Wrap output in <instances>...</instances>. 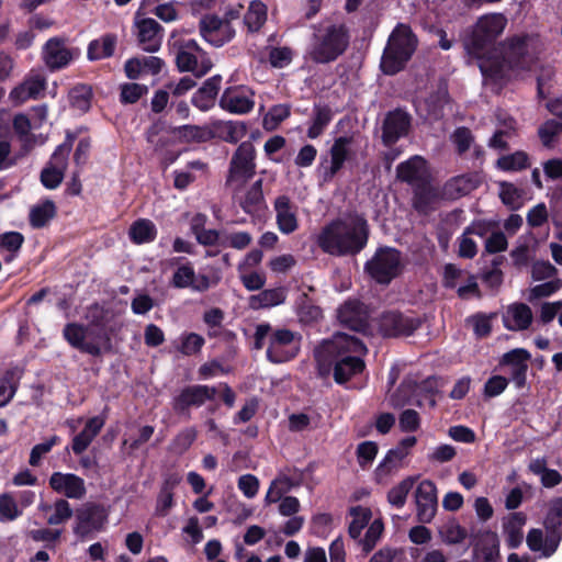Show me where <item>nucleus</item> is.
I'll use <instances>...</instances> for the list:
<instances>
[{
    "instance_id": "obj_1",
    "label": "nucleus",
    "mask_w": 562,
    "mask_h": 562,
    "mask_svg": "<svg viewBox=\"0 0 562 562\" xmlns=\"http://www.w3.org/2000/svg\"><path fill=\"white\" fill-rule=\"evenodd\" d=\"M367 352L366 345L356 336L336 333L315 348L314 356L321 375L333 371L335 382L345 384L364 371Z\"/></svg>"
},
{
    "instance_id": "obj_2",
    "label": "nucleus",
    "mask_w": 562,
    "mask_h": 562,
    "mask_svg": "<svg viewBox=\"0 0 562 562\" xmlns=\"http://www.w3.org/2000/svg\"><path fill=\"white\" fill-rule=\"evenodd\" d=\"M542 49L543 43L537 33L516 34L502 43L501 58L483 60L479 66L485 78L507 80L530 71Z\"/></svg>"
},
{
    "instance_id": "obj_3",
    "label": "nucleus",
    "mask_w": 562,
    "mask_h": 562,
    "mask_svg": "<svg viewBox=\"0 0 562 562\" xmlns=\"http://www.w3.org/2000/svg\"><path fill=\"white\" fill-rule=\"evenodd\" d=\"M367 240V222L358 215L331 222L317 236L322 250L335 256L357 254L363 249Z\"/></svg>"
},
{
    "instance_id": "obj_4",
    "label": "nucleus",
    "mask_w": 562,
    "mask_h": 562,
    "mask_svg": "<svg viewBox=\"0 0 562 562\" xmlns=\"http://www.w3.org/2000/svg\"><path fill=\"white\" fill-rule=\"evenodd\" d=\"M349 36L342 24H328L315 30L307 57L316 64L335 61L348 47Z\"/></svg>"
},
{
    "instance_id": "obj_5",
    "label": "nucleus",
    "mask_w": 562,
    "mask_h": 562,
    "mask_svg": "<svg viewBox=\"0 0 562 562\" xmlns=\"http://www.w3.org/2000/svg\"><path fill=\"white\" fill-rule=\"evenodd\" d=\"M268 338L267 357L273 363L293 359L301 348V336L292 330L280 328L272 330L269 324H259L255 331V347L261 349Z\"/></svg>"
},
{
    "instance_id": "obj_6",
    "label": "nucleus",
    "mask_w": 562,
    "mask_h": 562,
    "mask_svg": "<svg viewBox=\"0 0 562 562\" xmlns=\"http://www.w3.org/2000/svg\"><path fill=\"white\" fill-rule=\"evenodd\" d=\"M63 337L72 348L93 357L111 348V338L102 322L88 325L68 323L63 329Z\"/></svg>"
},
{
    "instance_id": "obj_7",
    "label": "nucleus",
    "mask_w": 562,
    "mask_h": 562,
    "mask_svg": "<svg viewBox=\"0 0 562 562\" xmlns=\"http://www.w3.org/2000/svg\"><path fill=\"white\" fill-rule=\"evenodd\" d=\"M417 47V37L409 25L398 23L389 36L381 68L386 75L402 70Z\"/></svg>"
},
{
    "instance_id": "obj_8",
    "label": "nucleus",
    "mask_w": 562,
    "mask_h": 562,
    "mask_svg": "<svg viewBox=\"0 0 562 562\" xmlns=\"http://www.w3.org/2000/svg\"><path fill=\"white\" fill-rule=\"evenodd\" d=\"M507 25V18L503 13H488L480 16L473 26L472 33L465 41L469 52L481 61L493 57L483 56L484 50L492 46L503 34Z\"/></svg>"
},
{
    "instance_id": "obj_9",
    "label": "nucleus",
    "mask_w": 562,
    "mask_h": 562,
    "mask_svg": "<svg viewBox=\"0 0 562 562\" xmlns=\"http://www.w3.org/2000/svg\"><path fill=\"white\" fill-rule=\"evenodd\" d=\"M169 44L175 50L180 71H189L196 77H202L211 70L213 66L211 58L194 40L173 32Z\"/></svg>"
},
{
    "instance_id": "obj_10",
    "label": "nucleus",
    "mask_w": 562,
    "mask_h": 562,
    "mask_svg": "<svg viewBox=\"0 0 562 562\" xmlns=\"http://www.w3.org/2000/svg\"><path fill=\"white\" fill-rule=\"evenodd\" d=\"M255 157L256 150L250 142H243L234 153L226 179V186L234 193H237L255 175Z\"/></svg>"
},
{
    "instance_id": "obj_11",
    "label": "nucleus",
    "mask_w": 562,
    "mask_h": 562,
    "mask_svg": "<svg viewBox=\"0 0 562 562\" xmlns=\"http://www.w3.org/2000/svg\"><path fill=\"white\" fill-rule=\"evenodd\" d=\"M402 267L400 251L394 248H380L366 263V271L372 279L382 284H387L398 276Z\"/></svg>"
},
{
    "instance_id": "obj_12",
    "label": "nucleus",
    "mask_w": 562,
    "mask_h": 562,
    "mask_svg": "<svg viewBox=\"0 0 562 562\" xmlns=\"http://www.w3.org/2000/svg\"><path fill=\"white\" fill-rule=\"evenodd\" d=\"M71 147V140H66L53 153L48 165L41 173V181L45 188L55 189L61 183Z\"/></svg>"
},
{
    "instance_id": "obj_13",
    "label": "nucleus",
    "mask_w": 562,
    "mask_h": 562,
    "mask_svg": "<svg viewBox=\"0 0 562 562\" xmlns=\"http://www.w3.org/2000/svg\"><path fill=\"white\" fill-rule=\"evenodd\" d=\"M78 54V50L67 46L61 37L49 38L42 48V59L52 71L67 67Z\"/></svg>"
},
{
    "instance_id": "obj_14",
    "label": "nucleus",
    "mask_w": 562,
    "mask_h": 562,
    "mask_svg": "<svg viewBox=\"0 0 562 562\" xmlns=\"http://www.w3.org/2000/svg\"><path fill=\"white\" fill-rule=\"evenodd\" d=\"M200 33L207 43L220 47L235 36V29L227 19L209 14L200 21Z\"/></svg>"
},
{
    "instance_id": "obj_15",
    "label": "nucleus",
    "mask_w": 562,
    "mask_h": 562,
    "mask_svg": "<svg viewBox=\"0 0 562 562\" xmlns=\"http://www.w3.org/2000/svg\"><path fill=\"white\" fill-rule=\"evenodd\" d=\"M134 27L138 44L145 52L159 50L164 38V29L155 19L144 18L136 13Z\"/></svg>"
},
{
    "instance_id": "obj_16",
    "label": "nucleus",
    "mask_w": 562,
    "mask_h": 562,
    "mask_svg": "<svg viewBox=\"0 0 562 562\" xmlns=\"http://www.w3.org/2000/svg\"><path fill=\"white\" fill-rule=\"evenodd\" d=\"M47 80L44 74L31 70L23 81L15 86L9 93V99L14 105H21L27 100H35L43 95Z\"/></svg>"
},
{
    "instance_id": "obj_17",
    "label": "nucleus",
    "mask_w": 562,
    "mask_h": 562,
    "mask_svg": "<svg viewBox=\"0 0 562 562\" xmlns=\"http://www.w3.org/2000/svg\"><path fill=\"white\" fill-rule=\"evenodd\" d=\"M108 520V513L101 505L88 504L77 513L75 532L87 537L102 530Z\"/></svg>"
},
{
    "instance_id": "obj_18",
    "label": "nucleus",
    "mask_w": 562,
    "mask_h": 562,
    "mask_svg": "<svg viewBox=\"0 0 562 562\" xmlns=\"http://www.w3.org/2000/svg\"><path fill=\"white\" fill-rule=\"evenodd\" d=\"M220 105L229 113L246 114L255 106L254 92L245 86L227 88L220 99Z\"/></svg>"
},
{
    "instance_id": "obj_19",
    "label": "nucleus",
    "mask_w": 562,
    "mask_h": 562,
    "mask_svg": "<svg viewBox=\"0 0 562 562\" xmlns=\"http://www.w3.org/2000/svg\"><path fill=\"white\" fill-rule=\"evenodd\" d=\"M48 484L57 494L71 499H82L87 494L85 480L74 473L54 472Z\"/></svg>"
},
{
    "instance_id": "obj_20",
    "label": "nucleus",
    "mask_w": 562,
    "mask_h": 562,
    "mask_svg": "<svg viewBox=\"0 0 562 562\" xmlns=\"http://www.w3.org/2000/svg\"><path fill=\"white\" fill-rule=\"evenodd\" d=\"M561 539L562 532L533 528L527 533L526 542L530 551L539 553L541 558H550L557 552Z\"/></svg>"
},
{
    "instance_id": "obj_21",
    "label": "nucleus",
    "mask_w": 562,
    "mask_h": 562,
    "mask_svg": "<svg viewBox=\"0 0 562 562\" xmlns=\"http://www.w3.org/2000/svg\"><path fill=\"white\" fill-rule=\"evenodd\" d=\"M417 517L422 522H430L437 512V487L429 480L422 481L415 493Z\"/></svg>"
},
{
    "instance_id": "obj_22",
    "label": "nucleus",
    "mask_w": 562,
    "mask_h": 562,
    "mask_svg": "<svg viewBox=\"0 0 562 562\" xmlns=\"http://www.w3.org/2000/svg\"><path fill=\"white\" fill-rule=\"evenodd\" d=\"M419 325L417 318L404 316L396 312H387L380 319V329L384 336L389 337L409 336Z\"/></svg>"
},
{
    "instance_id": "obj_23",
    "label": "nucleus",
    "mask_w": 562,
    "mask_h": 562,
    "mask_svg": "<svg viewBox=\"0 0 562 562\" xmlns=\"http://www.w3.org/2000/svg\"><path fill=\"white\" fill-rule=\"evenodd\" d=\"M279 231L290 235L299 228L297 206L286 195H279L273 203Z\"/></svg>"
},
{
    "instance_id": "obj_24",
    "label": "nucleus",
    "mask_w": 562,
    "mask_h": 562,
    "mask_svg": "<svg viewBox=\"0 0 562 562\" xmlns=\"http://www.w3.org/2000/svg\"><path fill=\"white\" fill-rule=\"evenodd\" d=\"M529 359L530 353L525 349H514L503 356L501 364L508 368L507 372L517 387L526 383Z\"/></svg>"
},
{
    "instance_id": "obj_25",
    "label": "nucleus",
    "mask_w": 562,
    "mask_h": 562,
    "mask_svg": "<svg viewBox=\"0 0 562 562\" xmlns=\"http://www.w3.org/2000/svg\"><path fill=\"white\" fill-rule=\"evenodd\" d=\"M217 393L215 386L192 385L183 389L179 396L175 400V408L184 411L190 406H201L207 400H213Z\"/></svg>"
},
{
    "instance_id": "obj_26",
    "label": "nucleus",
    "mask_w": 562,
    "mask_h": 562,
    "mask_svg": "<svg viewBox=\"0 0 562 562\" xmlns=\"http://www.w3.org/2000/svg\"><path fill=\"white\" fill-rule=\"evenodd\" d=\"M367 311L357 300L347 301L338 310L339 322L352 330L361 331L367 327Z\"/></svg>"
},
{
    "instance_id": "obj_27",
    "label": "nucleus",
    "mask_w": 562,
    "mask_h": 562,
    "mask_svg": "<svg viewBox=\"0 0 562 562\" xmlns=\"http://www.w3.org/2000/svg\"><path fill=\"white\" fill-rule=\"evenodd\" d=\"M448 104V90L440 86L436 92L416 103L417 112L426 120H438L443 115V109Z\"/></svg>"
},
{
    "instance_id": "obj_28",
    "label": "nucleus",
    "mask_w": 562,
    "mask_h": 562,
    "mask_svg": "<svg viewBox=\"0 0 562 562\" xmlns=\"http://www.w3.org/2000/svg\"><path fill=\"white\" fill-rule=\"evenodd\" d=\"M428 176L427 162L420 156H414L397 166V177L416 187L425 182Z\"/></svg>"
},
{
    "instance_id": "obj_29",
    "label": "nucleus",
    "mask_w": 562,
    "mask_h": 562,
    "mask_svg": "<svg viewBox=\"0 0 562 562\" xmlns=\"http://www.w3.org/2000/svg\"><path fill=\"white\" fill-rule=\"evenodd\" d=\"M409 127V116L407 113L395 110L390 112L383 124V140L386 145L395 143L400 137L404 136Z\"/></svg>"
},
{
    "instance_id": "obj_30",
    "label": "nucleus",
    "mask_w": 562,
    "mask_h": 562,
    "mask_svg": "<svg viewBox=\"0 0 562 562\" xmlns=\"http://www.w3.org/2000/svg\"><path fill=\"white\" fill-rule=\"evenodd\" d=\"M499 557V542L496 533L485 531L480 535L473 547V562H497Z\"/></svg>"
},
{
    "instance_id": "obj_31",
    "label": "nucleus",
    "mask_w": 562,
    "mask_h": 562,
    "mask_svg": "<svg viewBox=\"0 0 562 562\" xmlns=\"http://www.w3.org/2000/svg\"><path fill=\"white\" fill-rule=\"evenodd\" d=\"M443 199V188L439 190L426 180L415 189L414 207L420 213H428Z\"/></svg>"
},
{
    "instance_id": "obj_32",
    "label": "nucleus",
    "mask_w": 562,
    "mask_h": 562,
    "mask_svg": "<svg viewBox=\"0 0 562 562\" xmlns=\"http://www.w3.org/2000/svg\"><path fill=\"white\" fill-rule=\"evenodd\" d=\"M104 424L105 417L103 416H94L89 418L86 422L83 429L72 439L71 449L74 453L81 454L83 451H86L93 439L99 435Z\"/></svg>"
},
{
    "instance_id": "obj_33",
    "label": "nucleus",
    "mask_w": 562,
    "mask_h": 562,
    "mask_svg": "<svg viewBox=\"0 0 562 562\" xmlns=\"http://www.w3.org/2000/svg\"><path fill=\"white\" fill-rule=\"evenodd\" d=\"M503 322L509 330L527 329L532 322L531 308L524 303L512 304L505 311Z\"/></svg>"
},
{
    "instance_id": "obj_34",
    "label": "nucleus",
    "mask_w": 562,
    "mask_h": 562,
    "mask_svg": "<svg viewBox=\"0 0 562 562\" xmlns=\"http://www.w3.org/2000/svg\"><path fill=\"white\" fill-rule=\"evenodd\" d=\"M527 517L524 513L516 512L509 514L503 520V529L507 546L512 549L518 548L522 543V528L526 525Z\"/></svg>"
},
{
    "instance_id": "obj_35",
    "label": "nucleus",
    "mask_w": 562,
    "mask_h": 562,
    "mask_svg": "<svg viewBox=\"0 0 562 562\" xmlns=\"http://www.w3.org/2000/svg\"><path fill=\"white\" fill-rule=\"evenodd\" d=\"M480 184L477 175H462L452 178L443 186V196L448 200H456L476 189Z\"/></svg>"
},
{
    "instance_id": "obj_36",
    "label": "nucleus",
    "mask_w": 562,
    "mask_h": 562,
    "mask_svg": "<svg viewBox=\"0 0 562 562\" xmlns=\"http://www.w3.org/2000/svg\"><path fill=\"white\" fill-rule=\"evenodd\" d=\"M221 76H213L209 78L203 86L193 94L192 103L201 111L210 110L214 103L215 98L220 91Z\"/></svg>"
},
{
    "instance_id": "obj_37",
    "label": "nucleus",
    "mask_w": 562,
    "mask_h": 562,
    "mask_svg": "<svg viewBox=\"0 0 562 562\" xmlns=\"http://www.w3.org/2000/svg\"><path fill=\"white\" fill-rule=\"evenodd\" d=\"M238 202L247 214L255 215L262 211L266 206L262 192V179L255 181L245 194L238 198Z\"/></svg>"
},
{
    "instance_id": "obj_38",
    "label": "nucleus",
    "mask_w": 562,
    "mask_h": 562,
    "mask_svg": "<svg viewBox=\"0 0 562 562\" xmlns=\"http://www.w3.org/2000/svg\"><path fill=\"white\" fill-rule=\"evenodd\" d=\"M286 299V289L278 286L266 289L249 297V306L252 310L270 308L282 304Z\"/></svg>"
},
{
    "instance_id": "obj_39",
    "label": "nucleus",
    "mask_w": 562,
    "mask_h": 562,
    "mask_svg": "<svg viewBox=\"0 0 562 562\" xmlns=\"http://www.w3.org/2000/svg\"><path fill=\"white\" fill-rule=\"evenodd\" d=\"M21 376L20 368H12L0 374V407L5 406L14 396Z\"/></svg>"
},
{
    "instance_id": "obj_40",
    "label": "nucleus",
    "mask_w": 562,
    "mask_h": 562,
    "mask_svg": "<svg viewBox=\"0 0 562 562\" xmlns=\"http://www.w3.org/2000/svg\"><path fill=\"white\" fill-rule=\"evenodd\" d=\"M128 236L134 244H147L156 238L157 228L150 220L139 218L131 225Z\"/></svg>"
},
{
    "instance_id": "obj_41",
    "label": "nucleus",
    "mask_w": 562,
    "mask_h": 562,
    "mask_svg": "<svg viewBox=\"0 0 562 562\" xmlns=\"http://www.w3.org/2000/svg\"><path fill=\"white\" fill-rule=\"evenodd\" d=\"M350 147V139L347 137H339L335 140L331 149V160L330 166L327 171L328 177L335 176L338 170L342 167L344 162L348 158Z\"/></svg>"
},
{
    "instance_id": "obj_42",
    "label": "nucleus",
    "mask_w": 562,
    "mask_h": 562,
    "mask_svg": "<svg viewBox=\"0 0 562 562\" xmlns=\"http://www.w3.org/2000/svg\"><path fill=\"white\" fill-rule=\"evenodd\" d=\"M56 215V205L50 200H45L31 209L30 223L33 227L45 226Z\"/></svg>"
},
{
    "instance_id": "obj_43",
    "label": "nucleus",
    "mask_w": 562,
    "mask_h": 562,
    "mask_svg": "<svg viewBox=\"0 0 562 562\" xmlns=\"http://www.w3.org/2000/svg\"><path fill=\"white\" fill-rule=\"evenodd\" d=\"M116 44L114 35H105L99 40L92 41L88 46V58L98 60L112 56Z\"/></svg>"
},
{
    "instance_id": "obj_44",
    "label": "nucleus",
    "mask_w": 562,
    "mask_h": 562,
    "mask_svg": "<svg viewBox=\"0 0 562 562\" xmlns=\"http://www.w3.org/2000/svg\"><path fill=\"white\" fill-rule=\"evenodd\" d=\"M216 131L227 143L235 144L239 142L247 133L246 124L239 121L218 122Z\"/></svg>"
},
{
    "instance_id": "obj_45",
    "label": "nucleus",
    "mask_w": 562,
    "mask_h": 562,
    "mask_svg": "<svg viewBox=\"0 0 562 562\" xmlns=\"http://www.w3.org/2000/svg\"><path fill=\"white\" fill-rule=\"evenodd\" d=\"M204 220L203 215H196L192 221L191 229L198 243L204 246L221 244L222 237L217 231L203 228Z\"/></svg>"
},
{
    "instance_id": "obj_46",
    "label": "nucleus",
    "mask_w": 562,
    "mask_h": 562,
    "mask_svg": "<svg viewBox=\"0 0 562 562\" xmlns=\"http://www.w3.org/2000/svg\"><path fill=\"white\" fill-rule=\"evenodd\" d=\"M267 20V7L261 1H252L244 16V22L251 32L258 31Z\"/></svg>"
},
{
    "instance_id": "obj_47",
    "label": "nucleus",
    "mask_w": 562,
    "mask_h": 562,
    "mask_svg": "<svg viewBox=\"0 0 562 562\" xmlns=\"http://www.w3.org/2000/svg\"><path fill=\"white\" fill-rule=\"evenodd\" d=\"M312 124L307 130L310 138L318 137L331 121V110L325 105H315L313 110Z\"/></svg>"
},
{
    "instance_id": "obj_48",
    "label": "nucleus",
    "mask_w": 562,
    "mask_h": 562,
    "mask_svg": "<svg viewBox=\"0 0 562 562\" xmlns=\"http://www.w3.org/2000/svg\"><path fill=\"white\" fill-rule=\"evenodd\" d=\"M22 516V508L10 493L0 494V522H11Z\"/></svg>"
},
{
    "instance_id": "obj_49",
    "label": "nucleus",
    "mask_w": 562,
    "mask_h": 562,
    "mask_svg": "<svg viewBox=\"0 0 562 562\" xmlns=\"http://www.w3.org/2000/svg\"><path fill=\"white\" fill-rule=\"evenodd\" d=\"M91 97V88L86 85H78L69 91V102L71 106L81 113L90 109Z\"/></svg>"
},
{
    "instance_id": "obj_50",
    "label": "nucleus",
    "mask_w": 562,
    "mask_h": 562,
    "mask_svg": "<svg viewBox=\"0 0 562 562\" xmlns=\"http://www.w3.org/2000/svg\"><path fill=\"white\" fill-rule=\"evenodd\" d=\"M543 526L546 530L562 532V497L550 501Z\"/></svg>"
},
{
    "instance_id": "obj_51",
    "label": "nucleus",
    "mask_w": 562,
    "mask_h": 562,
    "mask_svg": "<svg viewBox=\"0 0 562 562\" xmlns=\"http://www.w3.org/2000/svg\"><path fill=\"white\" fill-rule=\"evenodd\" d=\"M352 517L349 524V535L351 538L357 539L363 528L368 526L371 519V510L367 507L357 506L350 510Z\"/></svg>"
},
{
    "instance_id": "obj_52",
    "label": "nucleus",
    "mask_w": 562,
    "mask_h": 562,
    "mask_svg": "<svg viewBox=\"0 0 562 562\" xmlns=\"http://www.w3.org/2000/svg\"><path fill=\"white\" fill-rule=\"evenodd\" d=\"M472 234H476L479 236L482 235L480 226H472L464 231V233L459 237V250L458 254L462 258H473L477 254V245L474 239L471 237Z\"/></svg>"
},
{
    "instance_id": "obj_53",
    "label": "nucleus",
    "mask_w": 562,
    "mask_h": 562,
    "mask_svg": "<svg viewBox=\"0 0 562 562\" xmlns=\"http://www.w3.org/2000/svg\"><path fill=\"white\" fill-rule=\"evenodd\" d=\"M177 138L183 142H205L211 137V133L206 127L198 125H182L175 130Z\"/></svg>"
},
{
    "instance_id": "obj_54",
    "label": "nucleus",
    "mask_w": 562,
    "mask_h": 562,
    "mask_svg": "<svg viewBox=\"0 0 562 562\" xmlns=\"http://www.w3.org/2000/svg\"><path fill=\"white\" fill-rule=\"evenodd\" d=\"M204 344L205 340L201 335L196 333H183L179 337V346L177 349L184 356H192L200 352Z\"/></svg>"
},
{
    "instance_id": "obj_55",
    "label": "nucleus",
    "mask_w": 562,
    "mask_h": 562,
    "mask_svg": "<svg viewBox=\"0 0 562 562\" xmlns=\"http://www.w3.org/2000/svg\"><path fill=\"white\" fill-rule=\"evenodd\" d=\"M414 482L415 481L413 477H406L403 481H401L397 485L392 487L387 493L389 503L392 506L402 508L405 505L409 491L414 486Z\"/></svg>"
},
{
    "instance_id": "obj_56",
    "label": "nucleus",
    "mask_w": 562,
    "mask_h": 562,
    "mask_svg": "<svg viewBox=\"0 0 562 562\" xmlns=\"http://www.w3.org/2000/svg\"><path fill=\"white\" fill-rule=\"evenodd\" d=\"M292 486L293 483L290 477L285 475L278 476L269 486L265 498L266 503L271 504L279 502L281 497L292 488Z\"/></svg>"
},
{
    "instance_id": "obj_57",
    "label": "nucleus",
    "mask_w": 562,
    "mask_h": 562,
    "mask_svg": "<svg viewBox=\"0 0 562 562\" xmlns=\"http://www.w3.org/2000/svg\"><path fill=\"white\" fill-rule=\"evenodd\" d=\"M290 115V106L286 104L273 105L263 116L262 125L266 131L276 130Z\"/></svg>"
},
{
    "instance_id": "obj_58",
    "label": "nucleus",
    "mask_w": 562,
    "mask_h": 562,
    "mask_svg": "<svg viewBox=\"0 0 562 562\" xmlns=\"http://www.w3.org/2000/svg\"><path fill=\"white\" fill-rule=\"evenodd\" d=\"M405 458V452L401 449H391L384 459L380 462L376 473L378 475H389L392 472L396 471L400 467L402 461Z\"/></svg>"
},
{
    "instance_id": "obj_59",
    "label": "nucleus",
    "mask_w": 562,
    "mask_h": 562,
    "mask_svg": "<svg viewBox=\"0 0 562 562\" xmlns=\"http://www.w3.org/2000/svg\"><path fill=\"white\" fill-rule=\"evenodd\" d=\"M497 166L505 171H519L529 166L528 155L524 151H516L503 156L497 160Z\"/></svg>"
},
{
    "instance_id": "obj_60",
    "label": "nucleus",
    "mask_w": 562,
    "mask_h": 562,
    "mask_svg": "<svg viewBox=\"0 0 562 562\" xmlns=\"http://www.w3.org/2000/svg\"><path fill=\"white\" fill-rule=\"evenodd\" d=\"M524 191L512 183L503 182L499 188V198L512 210L519 209L522 204Z\"/></svg>"
},
{
    "instance_id": "obj_61",
    "label": "nucleus",
    "mask_w": 562,
    "mask_h": 562,
    "mask_svg": "<svg viewBox=\"0 0 562 562\" xmlns=\"http://www.w3.org/2000/svg\"><path fill=\"white\" fill-rule=\"evenodd\" d=\"M194 277V268L190 262H187L176 269L171 279V284L177 289L190 288L192 290Z\"/></svg>"
},
{
    "instance_id": "obj_62",
    "label": "nucleus",
    "mask_w": 562,
    "mask_h": 562,
    "mask_svg": "<svg viewBox=\"0 0 562 562\" xmlns=\"http://www.w3.org/2000/svg\"><path fill=\"white\" fill-rule=\"evenodd\" d=\"M53 514L47 518V524L55 526L66 522L72 516L70 504L64 499H57L53 505Z\"/></svg>"
},
{
    "instance_id": "obj_63",
    "label": "nucleus",
    "mask_w": 562,
    "mask_h": 562,
    "mask_svg": "<svg viewBox=\"0 0 562 562\" xmlns=\"http://www.w3.org/2000/svg\"><path fill=\"white\" fill-rule=\"evenodd\" d=\"M252 241V237L247 232H234L224 234L221 239V246L231 247L234 249H245Z\"/></svg>"
},
{
    "instance_id": "obj_64",
    "label": "nucleus",
    "mask_w": 562,
    "mask_h": 562,
    "mask_svg": "<svg viewBox=\"0 0 562 562\" xmlns=\"http://www.w3.org/2000/svg\"><path fill=\"white\" fill-rule=\"evenodd\" d=\"M60 442V438L58 436H52L44 442L35 445L30 453L29 463L32 467H38L41 464L42 458L47 454L52 448Z\"/></svg>"
}]
</instances>
